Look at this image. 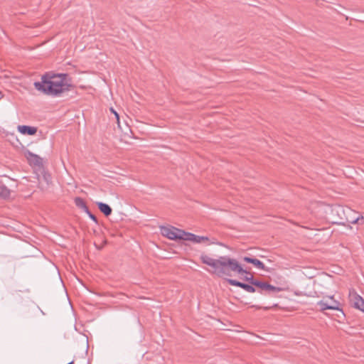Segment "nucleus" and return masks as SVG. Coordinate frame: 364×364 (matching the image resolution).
<instances>
[{
	"mask_svg": "<svg viewBox=\"0 0 364 364\" xmlns=\"http://www.w3.org/2000/svg\"><path fill=\"white\" fill-rule=\"evenodd\" d=\"M88 216L90 217V218L91 220H92L95 223H97V217L93 215L90 210L89 209L87 210V211L85 212Z\"/></svg>",
	"mask_w": 364,
	"mask_h": 364,
	"instance_id": "nucleus-18",
	"label": "nucleus"
},
{
	"mask_svg": "<svg viewBox=\"0 0 364 364\" xmlns=\"http://www.w3.org/2000/svg\"><path fill=\"white\" fill-rule=\"evenodd\" d=\"M243 260L246 262L251 263L253 265H255L257 268L262 269V270H266L265 265L260 260L256 259V258H252L249 257H245L243 258Z\"/></svg>",
	"mask_w": 364,
	"mask_h": 364,
	"instance_id": "nucleus-10",
	"label": "nucleus"
},
{
	"mask_svg": "<svg viewBox=\"0 0 364 364\" xmlns=\"http://www.w3.org/2000/svg\"><path fill=\"white\" fill-rule=\"evenodd\" d=\"M68 74L48 72L42 75L41 82H34V87L46 95L58 97L62 93L69 91L73 87L68 82Z\"/></svg>",
	"mask_w": 364,
	"mask_h": 364,
	"instance_id": "nucleus-1",
	"label": "nucleus"
},
{
	"mask_svg": "<svg viewBox=\"0 0 364 364\" xmlns=\"http://www.w3.org/2000/svg\"><path fill=\"white\" fill-rule=\"evenodd\" d=\"M334 210L338 213L339 212H343V207L338 206Z\"/></svg>",
	"mask_w": 364,
	"mask_h": 364,
	"instance_id": "nucleus-19",
	"label": "nucleus"
},
{
	"mask_svg": "<svg viewBox=\"0 0 364 364\" xmlns=\"http://www.w3.org/2000/svg\"><path fill=\"white\" fill-rule=\"evenodd\" d=\"M278 306V304H274L272 306H264V307H262V306H257V305H252L251 307L252 308H255L256 309H264V310H269L273 307H277Z\"/></svg>",
	"mask_w": 364,
	"mask_h": 364,
	"instance_id": "nucleus-16",
	"label": "nucleus"
},
{
	"mask_svg": "<svg viewBox=\"0 0 364 364\" xmlns=\"http://www.w3.org/2000/svg\"><path fill=\"white\" fill-rule=\"evenodd\" d=\"M109 110L112 113H113V114L114 115L115 118H116V120H117V125H118V127L119 129H121V126H120V122H119V114L117 113V111H115V109L113 108V107H110L109 108Z\"/></svg>",
	"mask_w": 364,
	"mask_h": 364,
	"instance_id": "nucleus-15",
	"label": "nucleus"
},
{
	"mask_svg": "<svg viewBox=\"0 0 364 364\" xmlns=\"http://www.w3.org/2000/svg\"><path fill=\"white\" fill-rule=\"evenodd\" d=\"M11 191L5 186H0V198H8L10 196Z\"/></svg>",
	"mask_w": 364,
	"mask_h": 364,
	"instance_id": "nucleus-14",
	"label": "nucleus"
},
{
	"mask_svg": "<svg viewBox=\"0 0 364 364\" xmlns=\"http://www.w3.org/2000/svg\"><path fill=\"white\" fill-rule=\"evenodd\" d=\"M161 232L163 236L172 240H185L186 231L173 226L161 227Z\"/></svg>",
	"mask_w": 364,
	"mask_h": 364,
	"instance_id": "nucleus-4",
	"label": "nucleus"
},
{
	"mask_svg": "<svg viewBox=\"0 0 364 364\" xmlns=\"http://www.w3.org/2000/svg\"><path fill=\"white\" fill-rule=\"evenodd\" d=\"M75 204L77 207L82 209L85 212L87 211L89 209L84 200L80 197L75 198Z\"/></svg>",
	"mask_w": 364,
	"mask_h": 364,
	"instance_id": "nucleus-13",
	"label": "nucleus"
},
{
	"mask_svg": "<svg viewBox=\"0 0 364 364\" xmlns=\"http://www.w3.org/2000/svg\"><path fill=\"white\" fill-rule=\"evenodd\" d=\"M330 299L332 300L331 302L329 304L330 306H335L334 305V301H336V300L333 299V296H331Z\"/></svg>",
	"mask_w": 364,
	"mask_h": 364,
	"instance_id": "nucleus-20",
	"label": "nucleus"
},
{
	"mask_svg": "<svg viewBox=\"0 0 364 364\" xmlns=\"http://www.w3.org/2000/svg\"><path fill=\"white\" fill-rule=\"evenodd\" d=\"M201 262L215 269V273L220 276H230V271L237 272L238 274H245V277H250V272L244 269L238 262L235 259H231L227 256L220 257L218 259H213L207 255L202 254L200 257Z\"/></svg>",
	"mask_w": 364,
	"mask_h": 364,
	"instance_id": "nucleus-2",
	"label": "nucleus"
},
{
	"mask_svg": "<svg viewBox=\"0 0 364 364\" xmlns=\"http://www.w3.org/2000/svg\"><path fill=\"white\" fill-rule=\"evenodd\" d=\"M244 280L257 287L259 289L258 292L262 294L274 296L276 293L282 291L281 287L273 286L266 282L255 279L252 274H250V277H245Z\"/></svg>",
	"mask_w": 364,
	"mask_h": 364,
	"instance_id": "nucleus-3",
	"label": "nucleus"
},
{
	"mask_svg": "<svg viewBox=\"0 0 364 364\" xmlns=\"http://www.w3.org/2000/svg\"><path fill=\"white\" fill-rule=\"evenodd\" d=\"M96 204H97L99 210L105 216H109V215H110L112 214V210L111 207L109 205H107L106 203H104L102 202H97Z\"/></svg>",
	"mask_w": 364,
	"mask_h": 364,
	"instance_id": "nucleus-12",
	"label": "nucleus"
},
{
	"mask_svg": "<svg viewBox=\"0 0 364 364\" xmlns=\"http://www.w3.org/2000/svg\"><path fill=\"white\" fill-rule=\"evenodd\" d=\"M185 240L191 241L194 243H201L209 240L206 236H199L191 232H186Z\"/></svg>",
	"mask_w": 364,
	"mask_h": 364,
	"instance_id": "nucleus-6",
	"label": "nucleus"
},
{
	"mask_svg": "<svg viewBox=\"0 0 364 364\" xmlns=\"http://www.w3.org/2000/svg\"><path fill=\"white\" fill-rule=\"evenodd\" d=\"M363 222L364 221V217L363 216H360V217H358L355 219H353L351 220H348L349 223H351L353 224H355V223H358L359 222Z\"/></svg>",
	"mask_w": 364,
	"mask_h": 364,
	"instance_id": "nucleus-17",
	"label": "nucleus"
},
{
	"mask_svg": "<svg viewBox=\"0 0 364 364\" xmlns=\"http://www.w3.org/2000/svg\"><path fill=\"white\" fill-rule=\"evenodd\" d=\"M353 306L364 312V299L358 294L353 296Z\"/></svg>",
	"mask_w": 364,
	"mask_h": 364,
	"instance_id": "nucleus-11",
	"label": "nucleus"
},
{
	"mask_svg": "<svg viewBox=\"0 0 364 364\" xmlns=\"http://www.w3.org/2000/svg\"><path fill=\"white\" fill-rule=\"evenodd\" d=\"M227 282L229 284L232 286H235L242 288L245 291L249 293H254L256 291V289L253 287L254 285L245 284L243 282L237 281L235 279H228Z\"/></svg>",
	"mask_w": 364,
	"mask_h": 364,
	"instance_id": "nucleus-5",
	"label": "nucleus"
},
{
	"mask_svg": "<svg viewBox=\"0 0 364 364\" xmlns=\"http://www.w3.org/2000/svg\"><path fill=\"white\" fill-rule=\"evenodd\" d=\"M318 306H320L321 311H323L327 309L331 310H338L341 311V313L343 314V311L342 309H340V303L338 301H334V305L336 306H330L329 304L324 301H320L317 303Z\"/></svg>",
	"mask_w": 364,
	"mask_h": 364,
	"instance_id": "nucleus-7",
	"label": "nucleus"
},
{
	"mask_svg": "<svg viewBox=\"0 0 364 364\" xmlns=\"http://www.w3.org/2000/svg\"><path fill=\"white\" fill-rule=\"evenodd\" d=\"M17 129L21 134L29 136L36 134L38 130L37 127H31L27 125H19L18 126Z\"/></svg>",
	"mask_w": 364,
	"mask_h": 364,
	"instance_id": "nucleus-8",
	"label": "nucleus"
},
{
	"mask_svg": "<svg viewBox=\"0 0 364 364\" xmlns=\"http://www.w3.org/2000/svg\"><path fill=\"white\" fill-rule=\"evenodd\" d=\"M26 157L30 164L38 166H40L43 164L42 158L31 151L27 152Z\"/></svg>",
	"mask_w": 364,
	"mask_h": 364,
	"instance_id": "nucleus-9",
	"label": "nucleus"
}]
</instances>
